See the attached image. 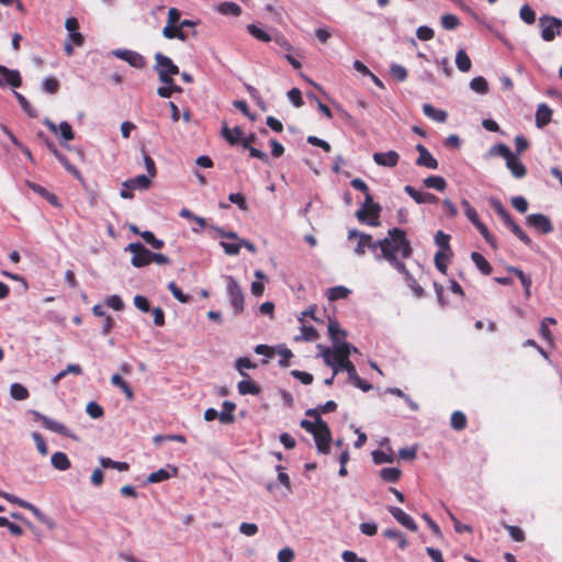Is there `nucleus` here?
Instances as JSON below:
<instances>
[{"instance_id":"f257e3e1","label":"nucleus","mask_w":562,"mask_h":562,"mask_svg":"<svg viewBox=\"0 0 562 562\" xmlns=\"http://www.w3.org/2000/svg\"><path fill=\"white\" fill-rule=\"evenodd\" d=\"M380 254L375 255L376 260H386L394 269L404 277L411 278L404 259H408L413 255L411 241L406 237V233L402 228H391L387 236L378 240Z\"/></svg>"},{"instance_id":"f03ea898","label":"nucleus","mask_w":562,"mask_h":562,"mask_svg":"<svg viewBox=\"0 0 562 562\" xmlns=\"http://www.w3.org/2000/svg\"><path fill=\"white\" fill-rule=\"evenodd\" d=\"M351 351L356 352L357 348L352 347L348 342H341L336 345L333 349L324 347L322 358L325 364L333 369L334 375L340 371H346L350 380L357 374L355 364L349 360Z\"/></svg>"},{"instance_id":"7ed1b4c3","label":"nucleus","mask_w":562,"mask_h":562,"mask_svg":"<svg viewBox=\"0 0 562 562\" xmlns=\"http://www.w3.org/2000/svg\"><path fill=\"white\" fill-rule=\"evenodd\" d=\"M491 207L501 217L504 224L510 229V232L525 245L530 246L532 244L531 238L521 229V227L513 220L510 213L505 209L503 203L496 199L491 198L488 200Z\"/></svg>"},{"instance_id":"20e7f679","label":"nucleus","mask_w":562,"mask_h":562,"mask_svg":"<svg viewBox=\"0 0 562 562\" xmlns=\"http://www.w3.org/2000/svg\"><path fill=\"white\" fill-rule=\"evenodd\" d=\"M491 207L501 217L504 224L510 229V232L525 245L530 246L532 244L531 238L521 229V227L513 220L510 213L505 209L503 203L496 199L491 198L488 200Z\"/></svg>"},{"instance_id":"39448f33","label":"nucleus","mask_w":562,"mask_h":562,"mask_svg":"<svg viewBox=\"0 0 562 562\" xmlns=\"http://www.w3.org/2000/svg\"><path fill=\"white\" fill-rule=\"evenodd\" d=\"M491 207L501 217L504 224L510 229V232L525 245L530 246L532 244L531 238L521 229V227L513 220L510 213L505 209L503 203L496 199L491 198L488 200Z\"/></svg>"},{"instance_id":"423d86ee","label":"nucleus","mask_w":562,"mask_h":562,"mask_svg":"<svg viewBox=\"0 0 562 562\" xmlns=\"http://www.w3.org/2000/svg\"><path fill=\"white\" fill-rule=\"evenodd\" d=\"M380 212L381 206L373 202L370 193H367L362 206L356 212V216L360 222H366L371 226H378Z\"/></svg>"},{"instance_id":"0eeeda50","label":"nucleus","mask_w":562,"mask_h":562,"mask_svg":"<svg viewBox=\"0 0 562 562\" xmlns=\"http://www.w3.org/2000/svg\"><path fill=\"white\" fill-rule=\"evenodd\" d=\"M155 69L158 72L160 82L172 83V76L179 74V67L173 61L161 53L155 55Z\"/></svg>"},{"instance_id":"6e6552de","label":"nucleus","mask_w":562,"mask_h":562,"mask_svg":"<svg viewBox=\"0 0 562 562\" xmlns=\"http://www.w3.org/2000/svg\"><path fill=\"white\" fill-rule=\"evenodd\" d=\"M126 251H130L133 256L131 259V263L135 268H142L151 263V251L148 250L140 243H132L128 244L125 248Z\"/></svg>"},{"instance_id":"1a4fd4ad","label":"nucleus","mask_w":562,"mask_h":562,"mask_svg":"<svg viewBox=\"0 0 562 562\" xmlns=\"http://www.w3.org/2000/svg\"><path fill=\"white\" fill-rule=\"evenodd\" d=\"M541 26V37L546 42H551L555 36L560 35L562 29V20L555 16L543 15L539 19Z\"/></svg>"},{"instance_id":"9d476101","label":"nucleus","mask_w":562,"mask_h":562,"mask_svg":"<svg viewBox=\"0 0 562 562\" xmlns=\"http://www.w3.org/2000/svg\"><path fill=\"white\" fill-rule=\"evenodd\" d=\"M319 453H328L331 441V432L326 422L318 419V428L312 434Z\"/></svg>"},{"instance_id":"9b49d317","label":"nucleus","mask_w":562,"mask_h":562,"mask_svg":"<svg viewBox=\"0 0 562 562\" xmlns=\"http://www.w3.org/2000/svg\"><path fill=\"white\" fill-rule=\"evenodd\" d=\"M227 293L229 295L231 305L236 315L244 311V293L237 281L233 277L227 278Z\"/></svg>"},{"instance_id":"f8f14e48","label":"nucleus","mask_w":562,"mask_h":562,"mask_svg":"<svg viewBox=\"0 0 562 562\" xmlns=\"http://www.w3.org/2000/svg\"><path fill=\"white\" fill-rule=\"evenodd\" d=\"M32 413H33L35 419L40 420L46 429L77 440V437L74 434H71L67 429V427L65 425H63L61 423H58V422L38 413V412H35V411Z\"/></svg>"},{"instance_id":"ddd939ff","label":"nucleus","mask_w":562,"mask_h":562,"mask_svg":"<svg viewBox=\"0 0 562 562\" xmlns=\"http://www.w3.org/2000/svg\"><path fill=\"white\" fill-rule=\"evenodd\" d=\"M526 223L528 226L535 228L541 234H549L553 231L552 223L550 218L543 214L535 213L530 214L526 217Z\"/></svg>"},{"instance_id":"4468645a","label":"nucleus","mask_w":562,"mask_h":562,"mask_svg":"<svg viewBox=\"0 0 562 562\" xmlns=\"http://www.w3.org/2000/svg\"><path fill=\"white\" fill-rule=\"evenodd\" d=\"M22 85V78L19 70L9 69L5 66L0 65V86H10L12 88H19Z\"/></svg>"},{"instance_id":"2eb2a0df","label":"nucleus","mask_w":562,"mask_h":562,"mask_svg":"<svg viewBox=\"0 0 562 562\" xmlns=\"http://www.w3.org/2000/svg\"><path fill=\"white\" fill-rule=\"evenodd\" d=\"M114 55L128 63L132 67L142 69L146 66L145 58L137 52L124 49L114 52Z\"/></svg>"},{"instance_id":"dca6fc26","label":"nucleus","mask_w":562,"mask_h":562,"mask_svg":"<svg viewBox=\"0 0 562 562\" xmlns=\"http://www.w3.org/2000/svg\"><path fill=\"white\" fill-rule=\"evenodd\" d=\"M387 510L396 519L397 522H400L408 530L416 531L418 529L415 520L400 507L390 506Z\"/></svg>"},{"instance_id":"f3484780","label":"nucleus","mask_w":562,"mask_h":562,"mask_svg":"<svg viewBox=\"0 0 562 562\" xmlns=\"http://www.w3.org/2000/svg\"><path fill=\"white\" fill-rule=\"evenodd\" d=\"M416 150L419 154L418 158L416 159L417 166L426 167L428 169L438 168L437 159L429 153V150L423 144H417Z\"/></svg>"},{"instance_id":"a211bd4d","label":"nucleus","mask_w":562,"mask_h":562,"mask_svg":"<svg viewBox=\"0 0 562 562\" xmlns=\"http://www.w3.org/2000/svg\"><path fill=\"white\" fill-rule=\"evenodd\" d=\"M372 158L379 166L393 168L398 164L400 155L395 150H389L385 153H374Z\"/></svg>"},{"instance_id":"6ab92c4d","label":"nucleus","mask_w":562,"mask_h":562,"mask_svg":"<svg viewBox=\"0 0 562 562\" xmlns=\"http://www.w3.org/2000/svg\"><path fill=\"white\" fill-rule=\"evenodd\" d=\"M404 191L418 204L430 203L435 204L438 202V198L429 192H422L416 190L412 186H405Z\"/></svg>"},{"instance_id":"aec40b11","label":"nucleus","mask_w":562,"mask_h":562,"mask_svg":"<svg viewBox=\"0 0 562 562\" xmlns=\"http://www.w3.org/2000/svg\"><path fill=\"white\" fill-rule=\"evenodd\" d=\"M44 124L53 132V133H57L58 131L60 132V136L63 139L65 140H72L75 138V134H74V131L71 128V125L68 123V122H61L58 126L49 121V120H45L44 121Z\"/></svg>"},{"instance_id":"412c9836","label":"nucleus","mask_w":562,"mask_h":562,"mask_svg":"<svg viewBox=\"0 0 562 562\" xmlns=\"http://www.w3.org/2000/svg\"><path fill=\"white\" fill-rule=\"evenodd\" d=\"M366 248L371 249L373 252L379 249L378 240H373V237L370 234H361L358 240V245L355 248V252L358 256H363L366 254Z\"/></svg>"},{"instance_id":"4be33fe9","label":"nucleus","mask_w":562,"mask_h":562,"mask_svg":"<svg viewBox=\"0 0 562 562\" xmlns=\"http://www.w3.org/2000/svg\"><path fill=\"white\" fill-rule=\"evenodd\" d=\"M505 160L506 167L510 170L515 178L521 179L527 175V168L514 154H512Z\"/></svg>"},{"instance_id":"5701e85b","label":"nucleus","mask_w":562,"mask_h":562,"mask_svg":"<svg viewBox=\"0 0 562 562\" xmlns=\"http://www.w3.org/2000/svg\"><path fill=\"white\" fill-rule=\"evenodd\" d=\"M328 334H329L330 340L334 344V347L341 342H346L345 338L347 336V333L340 328V324L337 321H333V319L329 321Z\"/></svg>"},{"instance_id":"b1692460","label":"nucleus","mask_w":562,"mask_h":562,"mask_svg":"<svg viewBox=\"0 0 562 562\" xmlns=\"http://www.w3.org/2000/svg\"><path fill=\"white\" fill-rule=\"evenodd\" d=\"M552 119V110L546 103H541L538 105L536 111V125L539 128L544 127L547 124L551 122Z\"/></svg>"},{"instance_id":"393cba45","label":"nucleus","mask_w":562,"mask_h":562,"mask_svg":"<svg viewBox=\"0 0 562 562\" xmlns=\"http://www.w3.org/2000/svg\"><path fill=\"white\" fill-rule=\"evenodd\" d=\"M222 407L223 411L218 413V420L225 425L233 424L235 422L234 411L236 409V404L231 401H224Z\"/></svg>"},{"instance_id":"a878e982","label":"nucleus","mask_w":562,"mask_h":562,"mask_svg":"<svg viewBox=\"0 0 562 562\" xmlns=\"http://www.w3.org/2000/svg\"><path fill=\"white\" fill-rule=\"evenodd\" d=\"M507 271H509L510 273H514L515 276L518 277V279L520 280L524 289H525V296L526 299H529L530 295H531V292H530V288H531V278L530 276H527L520 268L518 267H514V266H508L507 268Z\"/></svg>"},{"instance_id":"bb28decb","label":"nucleus","mask_w":562,"mask_h":562,"mask_svg":"<svg viewBox=\"0 0 562 562\" xmlns=\"http://www.w3.org/2000/svg\"><path fill=\"white\" fill-rule=\"evenodd\" d=\"M243 135V131L239 126H235L234 128H229L225 123L222 127V136L231 144L237 145L240 142Z\"/></svg>"},{"instance_id":"cd10ccee","label":"nucleus","mask_w":562,"mask_h":562,"mask_svg":"<svg viewBox=\"0 0 562 562\" xmlns=\"http://www.w3.org/2000/svg\"><path fill=\"white\" fill-rule=\"evenodd\" d=\"M423 112L427 117H429L436 122H439V123L446 122L447 117H448V114L446 111L436 109L434 105H431L429 103H425L423 105Z\"/></svg>"},{"instance_id":"c85d7f7f","label":"nucleus","mask_w":562,"mask_h":562,"mask_svg":"<svg viewBox=\"0 0 562 562\" xmlns=\"http://www.w3.org/2000/svg\"><path fill=\"white\" fill-rule=\"evenodd\" d=\"M382 535L390 540L396 541V544L401 550H405L408 546L406 536L396 529H385Z\"/></svg>"},{"instance_id":"c756f323","label":"nucleus","mask_w":562,"mask_h":562,"mask_svg":"<svg viewBox=\"0 0 562 562\" xmlns=\"http://www.w3.org/2000/svg\"><path fill=\"white\" fill-rule=\"evenodd\" d=\"M151 181H150V178L145 176V175H139L135 178H132V179H128L126 180L123 186L127 189H140V190H145V189H148L149 186H150Z\"/></svg>"},{"instance_id":"7c9ffc66","label":"nucleus","mask_w":562,"mask_h":562,"mask_svg":"<svg viewBox=\"0 0 562 562\" xmlns=\"http://www.w3.org/2000/svg\"><path fill=\"white\" fill-rule=\"evenodd\" d=\"M52 465L59 471H66L70 468L71 463L65 452H55L50 458Z\"/></svg>"},{"instance_id":"2f4dec72","label":"nucleus","mask_w":562,"mask_h":562,"mask_svg":"<svg viewBox=\"0 0 562 562\" xmlns=\"http://www.w3.org/2000/svg\"><path fill=\"white\" fill-rule=\"evenodd\" d=\"M471 259L475 263L476 268L485 276H488L492 273L493 268L491 263L485 259L483 255L480 252L473 251L471 254Z\"/></svg>"},{"instance_id":"473e14b6","label":"nucleus","mask_w":562,"mask_h":562,"mask_svg":"<svg viewBox=\"0 0 562 562\" xmlns=\"http://www.w3.org/2000/svg\"><path fill=\"white\" fill-rule=\"evenodd\" d=\"M306 415L310 417H314L315 422L303 419L301 420L300 426L307 432L314 434V431L318 428V419H322L319 417V412L318 409H307Z\"/></svg>"},{"instance_id":"72a5a7b5","label":"nucleus","mask_w":562,"mask_h":562,"mask_svg":"<svg viewBox=\"0 0 562 562\" xmlns=\"http://www.w3.org/2000/svg\"><path fill=\"white\" fill-rule=\"evenodd\" d=\"M162 35L168 40L178 38L183 42L188 38L187 34L184 33V31L181 30V26H179V24L166 25L162 29Z\"/></svg>"},{"instance_id":"f704fd0d","label":"nucleus","mask_w":562,"mask_h":562,"mask_svg":"<svg viewBox=\"0 0 562 562\" xmlns=\"http://www.w3.org/2000/svg\"><path fill=\"white\" fill-rule=\"evenodd\" d=\"M425 187L442 192L447 188V181L441 176H429L423 180Z\"/></svg>"},{"instance_id":"c9c22d12","label":"nucleus","mask_w":562,"mask_h":562,"mask_svg":"<svg viewBox=\"0 0 562 562\" xmlns=\"http://www.w3.org/2000/svg\"><path fill=\"white\" fill-rule=\"evenodd\" d=\"M435 243L439 247L438 251H443L445 254H452L450 247V235L443 233L442 231H438L435 235Z\"/></svg>"},{"instance_id":"e433bc0d","label":"nucleus","mask_w":562,"mask_h":562,"mask_svg":"<svg viewBox=\"0 0 562 562\" xmlns=\"http://www.w3.org/2000/svg\"><path fill=\"white\" fill-rule=\"evenodd\" d=\"M318 337H319V335L313 326L302 325L301 326V335L295 336L294 340L295 341H302V340L315 341L316 339H318Z\"/></svg>"},{"instance_id":"4c0bfd02","label":"nucleus","mask_w":562,"mask_h":562,"mask_svg":"<svg viewBox=\"0 0 562 562\" xmlns=\"http://www.w3.org/2000/svg\"><path fill=\"white\" fill-rule=\"evenodd\" d=\"M237 389L239 394L241 395H258L260 393V387L255 382L249 380L239 381L237 384Z\"/></svg>"},{"instance_id":"58836bf2","label":"nucleus","mask_w":562,"mask_h":562,"mask_svg":"<svg viewBox=\"0 0 562 562\" xmlns=\"http://www.w3.org/2000/svg\"><path fill=\"white\" fill-rule=\"evenodd\" d=\"M452 257V254H445L443 251H437L435 254V266L442 273L447 274L448 271V261Z\"/></svg>"},{"instance_id":"ea45409f","label":"nucleus","mask_w":562,"mask_h":562,"mask_svg":"<svg viewBox=\"0 0 562 562\" xmlns=\"http://www.w3.org/2000/svg\"><path fill=\"white\" fill-rule=\"evenodd\" d=\"M246 29L252 37L260 42L268 43L272 40L269 33H267L265 30H262L256 24H248Z\"/></svg>"},{"instance_id":"a19ab883","label":"nucleus","mask_w":562,"mask_h":562,"mask_svg":"<svg viewBox=\"0 0 562 562\" xmlns=\"http://www.w3.org/2000/svg\"><path fill=\"white\" fill-rule=\"evenodd\" d=\"M401 475L402 471L398 468H384L380 471L381 479L390 483H396Z\"/></svg>"},{"instance_id":"79ce46f5","label":"nucleus","mask_w":562,"mask_h":562,"mask_svg":"<svg viewBox=\"0 0 562 562\" xmlns=\"http://www.w3.org/2000/svg\"><path fill=\"white\" fill-rule=\"evenodd\" d=\"M450 424L454 430H463L467 427V416L461 411H456L451 414Z\"/></svg>"},{"instance_id":"37998d69","label":"nucleus","mask_w":562,"mask_h":562,"mask_svg":"<svg viewBox=\"0 0 562 562\" xmlns=\"http://www.w3.org/2000/svg\"><path fill=\"white\" fill-rule=\"evenodd\" d=\"M10 395L16 401H24L30 396V393L23 384L13 383L10 386Z\"/></svg>"},{"instance_id":"c03bdc74","label":"nucleus","mask_w":562,"mask_h":562,"mask_svg":"<svg viewBox=\"0 0 562 562\" xmlns=\"http://www.w3.org/2000/svg\"><path fill=\"white\" fill-rule=\"evenodd\" d=\"M456 64H457L458 69L463 72L469 71L472 66L470 57L463 49H460L457 53Z\"/></svg>"},{"instance_id":"a18cd8bd","label":"nucleus","mask_w":562,"mask_h":562,"mask_svg":"<svg viewBox=\"0 0 562 562\" xmlns=\"http://www.w3.org/2000/svg\"><path fill=\"white\" fill-rule=\"evenodd\" d=\"M100 464L105 469L111 468L119 471H127L130 469V464L127 462L114 461L106 457L100 458Z\"/></svg>"},{"instance_id":"49530a36","label":"nucleus","mask_w":562,"mask_h":562,"mask_svg":"<svg viewBox=\"0 0 562 562\" xmlns=\"http://www.w3.org/2000/svg\"><path fill=\"white\" fill-rule=\"evenodd\" d=\"M476 229L483 236L487 244H490L494 249L497 247L495 237L490 233L487 226L481 222V220L474 224Z\"/></svg>"},{"instance_id":"de8ad7c7","label":"nucleus","mask_w":562,"mask_h":562,"mask_svg":"<svg viewBox=\"0 0 562 562\" xmlns=\"http://www.w3.org/2000/svg\"><path fill=\"white\" fill-rule=\"evenodd\" d=\"M349 293H350V290L342 285L334 286L328 290V300L337 301V300L346 299L349 295Z\"/></svg>"},{"instance_id":"09e8293b","label":"nucleus","mask_w":562,"mask_h":562,"mask_svg":"<svg viewBox=\"0 0 562 562\" xmlns=\"http://www.w3.org/2000/svg\"><path fill=\"white\" fill-rule=\"evenodd\" d=\"M142 238L149 244L154 249H161L165 245L164 240L156 238L153 232L144 231L140 233Z\"/></svg>"},{"instance_id":"8fccbe9b","label":"nucleus","mask_w":562,"mask_h":562,"mask_svg":"<svg viewBox=\"0 0 562 562\" xmlns=\"http://www.w3.org/2000/svg\"><path fill=\"white\" fill-rule=\"evenodd\" d=\"M470 87L473 91L485 94L488 91V83L483 77H475L471 80Z\"/></svg>"},{"instance_id":"3c124183","label":"nucleus","mask_w":562,"mask_h":562,"mask_svg":"<svg viewBox=\"0 0 562 562\" xmlns=\"http://www.w3.org/2000/svg\"><path fill=\"white\" fill-rule=\"evenodd\" d=\"M166 86L159 87L157 89V93L161 98H170L175 92H181V87L177 86L175 83V80H172V83H165Z\"/></svg>"},{"instance_id":"603ef678","label":"nucleus","mask_w":562,"mask_h":562,"mask_svg":"<svg viewBox=\"0 0 562 562\" xmlns=\"http://www.w3.org/2000/svg\"><path fill=\"white\" fill-rule=\"evenodd\" d=\"M220 12L226 15H239L241 8L235 2H223L220 4Z\"/></svg>"},{"instance_id":"864d4df0","label":"nucleus","mask_w":562,"mask_h":562,"mask_svg":"<svg viewBox=\"0 0 562 562\" xmlns=\"http://www.w3.org/2000/svg\"><path fill=\"white\" fill-rule=\"evenodd\" d=\"M519 16L527 24H533L536 22V12L528 4H524L520 8Z\"/></svg>"},{"instance_id":"5fc2aeb1","label":"nucleus","mask_w":562,"mask_h":562,"mask_svg":"<svg viewBox=\"0 0 562 562\" xmlns=\"http://www.w3.org/2000/svg\"><path fill=\"white\" fill-rule=\"evenodd\" d=\"M461 205L464 209L465 216L473 225L480 221L476 210L470 204L468 200L463 199L461 201Z\"/></svg>"},{"instance_id":"6e6d98bb","label":"nucleus","mask_w":562,"mask_h":562,"mask_svg":"<svg viewBox=\"0 0 562 562\" xmlns=\"http://www.w3.org/2000/svg\"><path fill=\"white\" fill-rule=\"evenodd\" d=\"M235 367L238 370L240 375L248 376V374L244 370L245 369H255L256 363H254L249 358L243 357V358H238L236 360Z\"/></svg>"},{"instance_id":"4d7b16f0","label":"nucleus","mask_w":562,"mask_h":562,"mask_svg":"<svg viewBox=\"0 0 562 562\" xmlns=\"http://www.w3.org/2000/svg\"><path fill=\"white\" fill-rule=\"evenodd\" d=\"M168 290L172 293V295L181 303H188L191 301V296L184 294L181 289L175 283L170 282L168 284Z\"/></svg>"},{"instance_id":"13d9d810","label":"nucleus","mask_w":562,"mask_h":562,"mask_svg":"<svg viewBox=\"0 0 562 562\" xmlns=\"http://www.w3.org/2000/svg\"><path fill=\"white\" fill-rule=\"evenodd\" d=\"M86 412L91 418H100L104 415L102 406L95 402H89Z\"/></svg>"},{"instance_id":"bf43d9fd","label":"nucleus","mask_w":562,"mask_h":562,"mask_svg":"<svg viewBox=\"0 0 562 562\" xmlns=\"http://www.w3.org/2000/svg\"><path fill=\"white\" fill-rule=\"evenodd\" d=\"M220 245L223 247L225 254L229 256L238 255L241 248L240 240H235V243L221 241Z\"/></svg>"},{"instance_id":"052dcab7","label":"nucleus","mask_w":562,"mask_h":562,"mask_svg":"<svg viewBox=\"0 0 562 562\" xmlns=\"http://www.w3.org/2000/svg\"><path fill=\"white\" fill-rule=\"evenodd\" d=\"M459 23V19L454 14H445L441 16V25L446 30H454Z\"/></svg>"},{"instance_id":"680f3d73","label":"nucleus","mask_w":562,"mask_h":562,"mask_svg":"<svg viewBox=\"0 0 562 562\" xmlns=\"http://www.w3.org/2000/svg\"><path fill=\"white\" fill-rule=\"evenodd\" d=\"M228 200L236 204L241 211H247L248 210V204H247V201H246V198L244 196V194L241 193H231L228 195Z\"/></svg>"},{"instance_id":"e2e57ef3","label":"nucleus","mask_w":562,"mask_h":562,"mask_svg":"<svg viewBox=\"0 0 562 562\" xmlns=\"http://www.w3.org/2000/svg\"><path fill=\"white\" fill-rule=\"evenodd\" d=\"M505 528L514 541L522 542L525 540V532L521 528L510 525H505Z\"/></svg>"},{"instance_id":"0e129e2a","label":"nucleus","mask_w":562,"mask_h":562,"mask_svg":"<svg viewBox=\"0 0 562 562\" xmlns=\"http://www.w3.org/2000/svg\"><path fill=\"white\" fill-rule=\"evenodd\" d=\"M490 153H491V155L502 156L504 159H506L507 157H509L513 154L510 148L507 145H505V144L494 145L491 148Z\"/></svg>"},{"instance_id":"69168bd1","label":"nucleus","mask_w":562,"mask_h":562,"mask_svg":"<svg viewBox=\"0 0 562 562\" xmlns=\"http://www.w3.org/2000/svg\"><path fill=\"white\" fill-rule=\"evenodd\" d=\"M169 477H170V474L168 473V471L165 469H160L156 472L150 473L149 476L147 477V481L149 483H159L165 480H168Z\"/></svg>"},{"instance_id":"338daca9","label":"nucleus","mask_w":562,"mask_h":562,"mask_svg":"<svg viewBox=\"0 0 562 562\" xmlns=\"http://www.w3.org/2000/svg\"><path fill=\"white\" fill-rule=\"evenodd\" d=\"M32 438L36 445V448L38 450V452L42 454V456H46L48 453V447L43 438V436L38 432H33L32 434Z\"/></svg>"},{"instance_id":"774afa93","label":"nucleus","mask_w":562,"mask_h":562,"mask_svg":"<svg viewBox=\"0 0 562 562\" xmlns=\"http://www.w3.org/2000/svg\"><path fill=\"white\" fill-rule=\"evenodd\" d=\"M43 88L46 92L54 94L59 90V81L53 77L46 78L43 81Z\"/></svg>"}]
</instances>
